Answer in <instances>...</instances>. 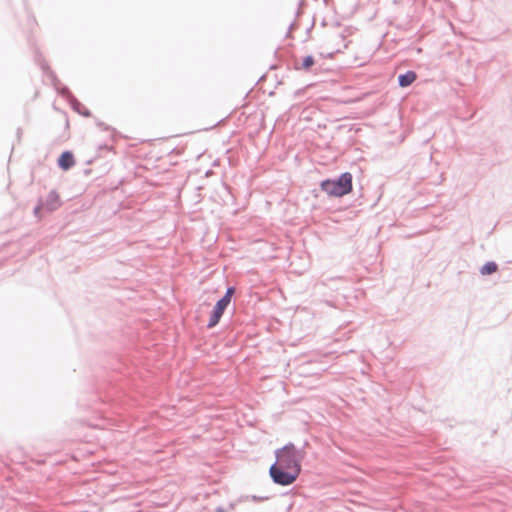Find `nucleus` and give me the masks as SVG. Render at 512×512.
<instances>
[{"instance_id": "obj_1", "label": "nucleus", "mask_w": 512, "mask_h": 512, "mask_svg": "<svg viewBox=\"0 0 512 512\" xmlns=\"http://www.w3.org/2000/svg\"><path fill=\"white\" fill-rule=\"evenodd\" d=\"M276 463L269 469L273 482L288 486L296 481L301 472L302 454L289 443L275 451Z\"/></svg>"}, {"instance_id": "obj_2", "label": "nucleus", "mask_w": 512, "mask_h": 512, "mask_svg": "<svg viewBox=\"0 0 512 512\" xmlns=\"http://www.w3.org/2000/svg\"><path fill=\"white\" fill-rule=\"evenodd\" d=\"M320 186L329 196H344L352 191V175L348 172L343 173L337 180L322 181Z\"/></svg>"}, {"instance_id": "obj_3", "label": "nucleus", "mask_w": 512, "mask_h": 512, "mask_svg": "<svg viewBox=\"0 0 512 512\" xmlns=\"http://www.w3.org/2000/svg\"><path fill=\"white\" fill-rule=\"evenodd\" d=\"M234 292H235V289L233 287H229L227 289L225 295L216 303V305L210 315V318H209V322L207 325L208 328H213L219 323L225 309L231 302V298H232Z\"/></svg>"}, {"instance_id": "obj_4", "label": "nucleus", "mask_w": 512, "mask_h": 512, "mask_svg": "<svg viewBox=\"0 0 512 512\" xmlns=\"http://www.w3.org/2000/svg\"><path fill=\"white\" fill-rule=\"evenodd\" d=\"M60 206V197L55 192H50L45 200L40 206H38L35 209V213H38V211L42 208H46L47 210H55Z\"/></svg>"}, {"instance_id": "obj_5", "label": "nucleus", "mask_w": 512, "mask_h": 512, "mask_svg": "<svg viewBox=\"0 0 512 512\" xmlns=\"http://www.w3.org/2000/svg\"><path fill=\"white\" fill-rule=\"evenodd\" d=\"M58 165L65 171L73 167L75 165L73 154L69 151L63 152L58 159Z\"/></svg>"}, {"instance_id": "obj_6", "label": "nucleus", "mask_w": 512, "mask_h": 512, "mask_svg": "<svg viewBox=\"0 0 512 512\" xmlns=\"http://www.w3.org/2000/svg\"><path fill=\"white\" fill-rule=\"evenodd\" d=\"M417 78V75L413 71H408L405 74H402L398 77L399 85L401 87H407L411 85Z\"/></svg>"}, {"instance_id": "obj_7", "label": "nucleus", "mask_w": 512, "mask_h": 512, "mask_svg": "<svg viewBox=\"0 0 512 512\" xmlns=\"http://www.w3.org/2000/svg\"><path fill=\"white\" fill-rule=\"evenodd\" d=\"M496 270H497V265H496V263H494V262H488V263H486V264L482 267V269H481V273H482L483 275H488V274H492V273L496 272Z\"/></svg>"}, {"instance_id": "obj_8", "label": "nucleus", "mask_w": 512, "mask_h": 512, "mask_svg": "<svg viewBox=\"0 0 512 512\" xmlns=\"http://www.w3.org/2000/svg\"><path fill=\"white\" fill-rule=\"evenodd\" d=\"M314 64V58L312 56H306L303 59L302 68L309 69Z\"/></svg>"}]
</instances>
